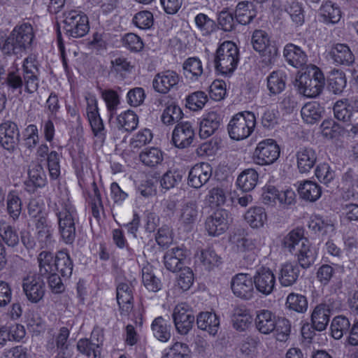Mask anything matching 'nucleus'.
Listing matches in <instances>:
<instances>
[{
  "instance_id": "nucleus-25",
  "label": "nucleus",
  "mask_w": 358,
  "mask_h": 358,
  "mask_svg": "<svg viewBox=\"0 0 358 358\" xmlns=\"http://www.w3.org/2000/svg\"><path fill=\"white\" fill-rule=\"evenodd\" d=\"M196 258L206 271H212L222 263V257L212 248H207L198 251Z\"/></svg>"
},
{
  "instance_id": "nucleus-10",
  "label": "nucleus",
  "mask_w": 358,
  "mask_h": 358,
  "mask_svg": "<svg viewBox=\"0 0 358 358\" xmlns=\"http://www.w3.org/2000/svg\"><path fill=\"white\" fill-rule=\"evenodd\" d=\"M22 288L27 299L33 303L42 301L45 293L43 278L36 274L24 278Z\"/></svg>"
},
{
  "instance_id": "nucleus-13",
  "label": "nucleus",
  "mask_w": 358,
  "mask_h": 358,
  "mask_svg": "<svg viewBox=\"0 0 358 358\" xmlns=\"http://www.w3.org/2000/svg\"><path fill=\"white\" fill-rule=\"evenodd\" d=\"M252 278L254 285L259 292L266 296L273 292L275 285V276L270 268L264 266L259 268Z\"/></svg>"
},
{
  "instance_id": "nucleus-61",
  "label": "nucleus",
  "mask_w": 358,
  "mask_h": 358,
  "mask_svg": "<svg viewBox=\"0 0 358 358\" xmlns=\"http://www.w3.org/2000/svg\"><path fill=\"white\" fill-rule=\"evenodd\" d=\"M208 101L207 95L202 91H197L189 95L186 99V105L192 110L201 109Z\"/></svg>"
},
{
  "instance_id": "nucleus-43",
  "label": "nucleus",
  "mask_w": 358,
  "mask_h": 358,
  "mask_svg": "<svg viewBox=\"0 0 358 358\" xmlns=\"http://www.w3.org/2000/svg\"><path fill=\"white\" fill-rule=\"evenodd\" d=\"M55 258L53 253L49 251H42L38 256V262L39 266L38 275L43 278L48 276L53 272L55 264Z\"/></svg>"
},
{
  "instance_id": "nucleus-14",
  "label": "nucleus",
  "mask_w": 358,
  "mask_h": 358,
  "mask_svg": "<svg viewBox=\"0 0 358 358\" xmlns=\"http://www.w3.org/2000/svg\"><path fill=\"white\" fill-rule=\"evenodd\" d=\"M195 133L189 122H181L176 124L172 133V142L178 148L189 147L193 142Z\"/></svg>"
},
{
  "instance_id": "nucleus-45",
  "label": "nucleus",
  "mask_w": 358,
  "mask_h": 358,
  "mask_svg": "<svg viewBox=\"0 0 358 358\" xmlns=\"http://www.w3.org/2000/svg\"><path fill=\"white\" fill-rule=\"evenodd\" d=\"M184 74L193 80H198L203 73L201 62L196 57H190L183 64Z\"/></svg>"
},
{
  "instance_id": "nucleus-36",
  "label": "nucleus",
  "mask_w": 358,
  "mask_h": 358,
  "mask_svg": "<svg viewBox=\"0 0 358 358\" xmlns=\"http://www.w3.org/2000/svg\"><path fill=\"white\" fill-rule=\"evenodd\" d=\"M247 223L254 229L262 227L267 221V215L265 209L260 206L249 208L245 214Z\"/></svg>"
},
{
  "instance_id": "nucleus-17",
  "label": "nucleus",
  "mask_w": 358,
  "mask_h": 358,
  "mask_svg": "<svg viewBox=\"0 0 358 358\" xmlns=\"http://www.w3.org/2000/svg\"><path fill=\"white\" fill-rule=\"evenodd\" d=\"M212 176V167L208 163H201L194 165L189 171L188 185L199 189L205 185Z\"/></svg>"
},
{
  "instance_id": "nucleus-63",
  "label": "nucleus",
  "mask_w": 358,
  "mask_h": 358,
  "mask_svg": "<svg viewBox=\"0 0 358 358\" xmlns=\"http://www.w3.org/2000/svg\"><path fill=\"white\" fill-rule=\"evenodd\" d=\"M270 40L267 33L261 29L255 30L252 36L251 43L253 48L261 53L269 44Z\"/></svg>"
},
{
  "instance_id": "nucleus-49",
  "label": "nucleus",
  "mask_w": 358,
  "mask_h": 358,
  "mask_svg": "<svg viewBox=\"0 0 358 358\" xmlns=\"http://www.w3.org/2000/svg\"><path fill=\"white\" fill-rule=\"evenodd\" d=\"M196 28L203 36H208L217 29L215 22L204 13H199L194 17Z\"/></svg>"
},
{
  "instance_id": "nucleus-62",
  "label": "nucleus",
  "mask_w": 358,
  "mask_h": 358,
  "mask_svg": "<svg viewBox=\"0 0 358 358\" xmlns=\"http://www.w3.org/2000/svg\"><path fill=\"white\" fill-rule=\"evenodd\" d=\"M0 236L9 247H15L19 243V236L16 230L10 225L0 227Z\"/></svg>"
},
{
  "instance_id": "nucleus-34",
  "label": "nucleus",
  "mask_w": 358,
  "mask_h": 358,
  "mask_svg": "<svg viewBox=\"0 0 358 358\" xmlns=\"http://www.w3.org/2000/svg\"><path fill=\"white\" fill-rule=\"evenodd\" d=\"M319 16L325 24H336L341 20V11L336 4L327 1L322 5Z\"/></svg>"
},
{
  "instance_id": "nucleus-53",
  "label": "nucleus",
  "mask_w": 358,
  "mask_h": 358,
  "mask_svg": "<svg viewBox=\"0 0 358 358\" xmlns=\"http://www.w3.org/2000/svg\"><path fill=\"white\" fill-rule=\"evenodd\" d=\"M286 305L289 309L303 313L307 310L308 301L305 296L292 292L287 296Z\"/></svg>"
},
{
  "instance_id": "nucleus-40",
  "label": "nucleus",
  "mask_w": 358,
  "mask_h": 358,
  "mask_svg": "<svg viewBox=\"0 0 358 358\" xmlns=\"http://www.w3.org/2000/svg\"><path fill=\"white\" fill-rule=\"evenodd\" d=\"M328 83L330 91L335 94H341L347 84L345 73L338 69H334L330 73Z\"/></svg>"
},
{
  "instance_id": "nucleus-19",
  "label": "nucleus",
  "mask_w": 358,
  "mask_h": 358,
  "mask_svg": "<svg viewBox=\"0 0 358 358\" xmlns=\"http://www.w3.org/2000/svg\"><path fill=\"white\" fill-rule=\"evenodd\" d=\"M116 298L120 313L128 315L133 309V292L128 282H120L116 288Z\"/></svg>"
},
{
  "instance_id": "nucleus-60",
  "label": "nucleus",
  "mask_w": 358,
  "mask_h": 358,
  "mask_svg": "<svg viewBox=\"0 0 358 358\" xmlns=\"http://www.w3.org/2000/svg\"><path fill=\"white\" fill-rule=\"evenodd\" d=\"M47 167L52 180H57L60 176V155L55 150L50 152L46 159Z\"/></svg>"
},
{
  "instance_id": "nucleus-50",
  "label": "nucleus",
  "mask_w": 358,
  "mask_h": 358,
  "mask_svg": "<svg viewBox=\"0 0 358 358\" xmlns=\"http://www.w3.org/2000/svg\"><path fill=\"white\" fill-rule=\"evenodd\" d=\"M141 161L146 166L154 167L163 160L162 152L157 148H151L142 151L139 155Z\"/></svg>"
},
{
  "instance_id": "nucleus-52",
  "label": "nucleus",
  "mask_w": 358,
  "mask_h": 358,
  "mask_svg": "<svg viewBox=\"0 0 358 358\" xmlns=\"http://www.w3.org/2000/svg\"><path fill=\"white\" fill-rule=\"evenodd\" d=\"M182 111L178 106L171 104L164 110L161 120L167 126L173 125L178 123L182 119Z\"/></svg>"
},
{
  "instance_id": "nucleus-47",
  "label": "nucleus",
  "mask_w": 358,
  "mask_h": 358,
  "mask_svg": "<svg viewBox=\"0 0 358 358\" xmlns=\"http://www.w3.org/2000/svg\"><path fill=\"white\" fill-rule=\"evenodd\" d=\"M285 11L287 13L296 27L303 24L305 22L304 11L301 3L292 1L285 5Z\"/></svg>"
},
{
  "instance_id": "nucleus-58",
  "label": "nucleus",
  "mask_w": 358,
  "mask_h": 358,
  "mask_svg": "<svg viewBox=\"0 0 358 358\" xmlns=\"http://www.w3.org/2000/svg\"><path fill=\"white\" fill-rule=\"evenodd\" d=\"M45 218L41 217L36 224L37 240L41 248H48L52 242V234L49 227L44 225Z\"/></svg>"
},
{
  "instance_id": "nucleus-27",
  "label": "nucleus",
  "mask_w": 358,
  "mask_h": 358,
  "mask_svg": "<svg viewBox=\"0 0 358 358\" xmlns=\"http://www.w3.org/2000/svg\"><path fill=\"white\" fill-rule=\"evenodd\" d=\"M283 56L287 62L295 68L301 67L307 60L305 52L300 47L293 43H288L285 46Z\"/></svg>"
},
{
  "instance_id": "nucleus-7",
  "label": "nucleus",
  "mask_w": 358,
  "mask_h": 358,
  "mask_svg": "<svg viewBox=\"0 0 358 358\" xmlns=\"http://www.w3.org/2000/svg\"><path fill=\"white\" fill-rule=\"evenodd\" d=\"M280 148L277 143L271 138L260 141L253 153L255 164L264 166L274 163L280 156Z\"/></svg>"
},
{
  "instance_id": "nucleus-30",
  "label": "nucleus",
  "mask_w": 358,
  "mask_h": 358,
  "mask_svg": "<svg viewBox=\"0 0 358 358\" xmlns=\"http://www.w3.org/2000/svg\"><path fill=\"white\" fill-rule=\"evenodd\" d=\"M171 326L163 317H156L151 324V330L155 338L162 342H166L171 338Z\"/></svg>"
},
{
  "instance_id": "nucleus-64",
  "label": "nucleus",
  "mask_w": 358,
  "mask_h": 358,
  "mask_svg": "<svg viewBox=\"0 0 358 358\" xmlns=\"http://www.w3.org/2000/svg\"><path fill=\"white\" fill-rule=\"evenodd\" d=\"M99 348L98 344L92 343L89 339H80L77 343L78 350L88 357L92 356L93 358H96L99 356Z\"/></svg>"
},
{
  "instance_id": "nucleus-22",
  "label": "nucleus",
  "mask_w": 358,
  "mask_h": 358,
  "mask_svg": "<svg viewBox=\"0 0 358 358\" xmlns=\"http://www.w3.org/2000/svg\"><path fill=\"white\" fill-rule=\"evenodd\" d=\"M185 258L186 254L182 248H173L167 250L164 255V266L171 272L178 271L183 267Z\"/></svg>"
},
{
  "instance_id": "nucleus-35",
  "label": "nucleus",
  "mask_w": 358,
  "mask_h": 358,
  "mask_svg": "<svg viewBox=\"0 0 358 358\" xmlns=\"http://www.w3.org/2000/svg\"><path fill=\"white\" fill-rule=\"evenodd\" d=\"M298 192L303 199L310 202L318 200L322 195L321 187L317 183L310 180H306L300 184Z\"/></svg>"
},
{
  "instance_id": "nucleus-12",
  "label": "nucleus",
  "mask_w": 358,
  "mask_h": 358,
  "mask_svg": "<svg viewBox=\"0 0 358 358\" xmlns=\"http://www.w3.org/2000/svg\"><path fill=\"white\" fill-rule=\"evenodd\" d=\"M229 213L224 209H218L208 216L205 227L210 236H217L223 234L229 225Z\"/></svg>"
},
{
  "instance_id": "nucleus-8",
  "label": "nucleus",
  "mask_w": 358,
  "mask_h": 358,
  "mask_svg": "<svg viewBox=\"0 0 358 358\" xmlns=\"http://www.w3.org/2000/svg\"><path fill=\"white\" fill-rule=\"evenodd\" d=\"M172 317L177 332L181 335H187L192 329L195 322L193 310L187 303L176 305L173 309Z\"/></svg>"
},
{
  "instance_id": "nucleus-39",
  "label": "nucleus",
  "mask_w": 358,
  "mask_h": 358,
  "mask_svg": "<svg viewBox=\"0 0 358 358\" xmlns=\"http://www.w3.org/2000/svg\"><path fill=\"white\" fill-rule=\"evenodd\" d=\"M322 112L323 109L317 102L308 103L301 110L303 120L310 124H315L321 119Z\"/></svg>"
},
{
  "instance_id": "nucleus-4",
  "label": "nucleus",
  "mask_w": 358,
  "mask_h": 358,
  "mask_svg": "<svg viewBox=\"0 0 358 358\" xmlns=\"http://www.w3.org/2000/svg\"><path fill=\"white\" fill-rule=\"evenodd\" d=\"M255 125L256 117L252 112H240L234 115L229 121L227 126L228 133L234 140H243L251 135Z\"/></svg>"
},
{
  "instance_id": "nucleus-46",
  "label": "nucleus",
  "mask_w": 358,
  "mask_h": 358,
  "mask_svg": "<svg viewBox=\"0 0 358 358\" xmlns=\"http://www.w3.org/2000/svg\"><path fill=\"white\" fill-rule=\"evenodd\" d=\"M350 322L349 320L343 315L335 317L331 324V335L335 339H341L345 334L349 332Z\"/></svg>"
},
{
  "instance_id": "nucleus-5",
  "label": "nucleus",
  "mask_w": 358,
  "mask_h": 358,
  "mask_svg": "<svg viewBox=\"0 0 358 358\" xmlns=\"http://www.w3.org/2000/svg\"><path fill=\"white\" fill-rule=\"evenodd\" d=\"M9 36L10 55H16L30 48L34 34L31 25L24 22L16 25Z\"/></svg>"
},
{
  "instance_id": "nucleus-3",
  "label": "nucleus",
  "mask_w": 358,
  "mask_h": 358,
  "mask_svg": "<svg viewBox=\"0 0 358 358\" xmlns=\"http://www.w3.org/2000/svg\"><path fill=\"white\" fill-rule=\"evenodd\" d=\"M324 85V74L315 65L308 66L295 80V85L299 93L309 98L317 96L322 92Z\"/></svg>"
},
{
  "instance_id": "nucleus-23",
  "label": "nucleus",
  "mask_w": 358,
  "mask_h": 358,
  "mask_svg": "<svg viewBox=\"0 0 358 358\" xmlns=\"http://www.w3.org/2000/svg\"><path fill=\"white\" fill-rule=\"evenodd\" d=\"M276 317L271 310H258L255 319L256 329L262 334L268 335L273 333L275 330Z\"/></svg>"
},
{
  "instance_id": "nucleus-11",
  "label": "nucleus",
  "mask_w": 358,
  "mask_h": 358,
  "mask_svg": "<svg viewBox=\"0 0 358 358\" xmlns=\"http://www.w3.org/2000/svg\"><path fill=\"white\" fill-rule=\"evenodd\" d=\"M231 288L237 297L250 299L254 293L253 278L248 273H238L231 279Z\"/></svg>"
},
{
  "instance_id": "nucleus-1",
  "label": "nucleus",
  "mask_w": 358,
  "mask_h": 358,
  "mask_svg": "<svg viewBox=\"0 0 358 358\" xmlns=\"http://www.w3.org/2000/svg\"><path fill=\"white\" fill-rule=\"evenodd\" d=\"M55 213L62 240L66 244H72L79 228V217L75 206L69 199L59 201L56 205Z\"/></svg>"
},
{
  "instance_id": "nucleus-54",
  "label": "nucleus",
  "mask_w": 358,
  "mask_h": 358,
  "mask_svg": "<svg viewBox=\"0 0 358 358\" xmlns=\"http://www.w3.org/2000/svg\"><path fill=\"white\" fill-rule=\"evenodd\" d=\"M315 174L317 179L327 186L331 183L336 178L335 171L327 163H322L317 165Z\"/></svg>"
},
{
  "instance_id": "nucleus-6",
  "label": "nucleus",
  "mask_w": 358,
  "mask_h": 358,
  "mask_svg": "<svg viewBox=\"0 0 358 358\" xmlns=\"http://www.w3.org/2000/svg\"><path fill=\"white\" fill-rule=\"evenodd\" d=\"M64 30L69 37L80 38L90 29L87 16L80 10H71L64 13Z\"/></svg>"
},
{
  "instance_id": "nucleus-18",
  "label": "nucleus",
  "mask_w": 358,
  "mask_h": 358,
  "mask_svg": "<svg viewBox=\"0 0 358 358\" xmlns=\"http://www.w3.org/2000/svg\"><path fill=\"white\" fill-rule=\"evenodd\" d=\"M223 116L217 111H210L203 115L200 122L199 136L207 138L213 135L222 125Z\"/></svg>"
},
{
  "instance_id": "nucleus-33",
  "label": "nucleus",
  "mask_w": 358,
  "mask_h": 358,
  "mask_svg": "<svg viewBox=\"0 0 358 358\" xmlns=\"http://www.w3.org/2000/svg\"><path fill=\"white\" fill-rule=\"evenodd\" d=\"M141 276L142 282L148 291L157 292L162 289V282L155 275L154 268L150 264H147L143 266Z\"/></svg>"
},
{
  "instance_id": "nucleus-9",
  "label": "nucleus",
  "mask_w": 358,
  "mask_h": 358,
  "mask_svg": "<svg viewBox=\"0 0 358 358\" xmlns=\"http://www.w3.org/2000/svg\"><path fill=\"white\" fill-rule=\"evenodd\" d=\"M22 69L25 91L32 94L38 90L39 85L40 71L36 55H31L24 59Z\"/></svg>"
},
{
  "instance_id": "nucleus-48",
  "label": "nucleus",
  "mask_w": 358,
  "mask_h": 358,
  "mask_svg": "<svg viewBox=\"0 0 358 358\" xmlns=\"http://www.w3.org/2000/svg\"><path fill=\"white\" fill-rule=\"evenodd\" d=\"M275 330L273 332L277 341L285 342L288 340L291 332V323L284 317H276Z\"/></svg>"
},
{
  "instance_id": "nucleus-2",
  "label": "nucleus",
  "mask_w": 358,
  "mask_h": 358,
  "mask_svg": "<svg viewBox=\"0 0 358 358\" xmlns=\"http://www.w3.org/2000/svg\"><path fill=\"white\" fill-rule=\"evenodd\" d=\"M239 61V51L231 41H224L213 55V64L215 71L224 76L231 75Z\"/></svg>"
},
{
  "instance_id": "nucleus-20",
  "label": "nucleus",
  "mask_w": 358,
  "mask_h": 358,
  "mask_svg": "<svg viewBox=\"0 0 358 358\" xmlns=\"http://www.w3.org/2000/svg\"><path fill=\"white\" fill-rule=\"evenodd\" d=\"M331 59L336 65L350 66L355 62V56L349 46L344 43L333 45L329 52Z\"/></svg>"
},
{
  "instance_id": "nucleus-57",
  "label": "nucleus",
  "mask_w": 358,
  "mask_h": 358,
  "mask_svg": "<svg viewBox=\"0 0 358 358\" xmlns=\"http://www.w3.org/2000/svg\"><path fill=\"white\" fill-rule=\"evenodd\" d=\"M182 178L183 173L182 171H168L162 177L160 180L161 186L163 189L169 190L180 183Z\"/></svg>"
},
{
  "instance_id": "nucleus-38",
  "label": "nucleus",
  "mask_w": 358,
  "mask_h": 358,
  "mask_svg": "<svg viewBox=\"0 0 358 358\" xmlns=\"http://www.w3.org/2000/svg\"><path fill=\"white\" fill-rule=\"evenodd\" d=\"M258 173L253 169L243 171L237 178V185L243 192L252 190L258 181Z\"/></svg>"
},
{
  "instance_id": "nucleus-37",
  "label": "nucleus",
  "mask_w": 358,
  "mask_h": 358,
  "mask_svg": "<svg viewBox=\"0 0 358 358\" xmlns=\"http://www.w3.org/2000/svg\"><path fill=\"white\" fill-rule=\"evenodd\" d=\"M236 20L241 24H248L256 17L257 12L254 9L253 4L249 1H241L236 6Z\"/></svg>"
},
{
  "instance_id": "nucleus-56",
  "label": "nucleus",
  "mask_w": 358,
  "mask_h": 358,
  "mask_svg": "<svg viewBox=\"0 0 358 358\" xmlns=\"http://www.w3.org/2000/svg\"><path fill=\"white\" fill-rule=\"evenodd\" d=\"M198 216L197 205L194 201L185 203L180 210V220L184 224H191L196 222Z\"/></svg>"
},
{
  "instance_id": "nucleus-29",
  "label": "nucleus",
  "mask_w": 358,
  "mask_h": 358,
  "mask_svg": "<svg viewBox=\"0 0 358 358\" xmlns=\"http://www.w3.org/2000/svg\"><path fill=\"white\" fill-rule=\"evenodd\" d=\"M54 266L64 278L69 279L73 273V262L69 254L65 251H59L55 258Z\"/></svg>"
},
{
  "instance_id": "nucleus-51",
  "label": "nucleus",
  "mask_w": 358,
  "mask_h": 358,
  "mask_svg": "<svg viewBox=\"0 0 358 358\" xmlns=\"http://www.w3.org/2000/svg\"><path fill=\"white\" fill-rule=\"evenodd\" d=\"M231 320L234 329L243 331L250 324L252 317L246 310L236 308L234 310Z\"/></svg>"
},
{
  "instance_id": "nucleus-26",
  "label": "nucleus",
  "mask_w": 358,
  "mask_h": 358,
  "mask_svg": "<svg viewBox=\"0 0 358 358\" xmlns=\"http://www.w3.org/2000/svg\"><path fill=\"white\" fill-rule=\"evenodd\" d=\"M330 308L328 305L321 303L314 308L311 315L312 327L314 329L324 330L329 322Z\"/></svg>"
},
{
  "instance_id": "nucleus-59",
  "label": "nucleus",
  "mask_w": 358,
  "mask_h": 358,
  "mask_svg": "<svg viewBox=\"0 0 358 358\" xmlns=\"http://www.w3.org/2000/svg\"><path fill=\"white\" fill-rule=\"evenodd\" d=\"M27 327L34 336H39L45 332L46 324L38 313H31L27 319Z\"/></svg>"
},
{
  "instance_id": "nucleus-55",
  "label": "nucleus",
  "mask_w": 358,
  "mask_h": 358,
  "mask_svg": "<svg viewBox=\"0 0 358 358\" xmlns=\"http://www.w3.org/2000/svg\"><path fill=\"white\" fill-rule=\"evenodd\" d=\"M227 198V193L223 188L215 187L208 191L206 200L210 207L214 208L223 206Z\"/></svg>"
},
{
  "instance_id": "nucleus-21",
  "label": "nucleus",
  "mask_w": 358,
  "mask_h": 358,
  "mask_svg": "<svg viewBox=\"0 0 358 358\" xmlns=\"http://www.w3.org/2000/svg\"><path fill=\"white\" fill-rule=\"evenodd\" d=\"M297 168L300 173H308L315 166L317 156L315 150L310 147H301L296 152Z\"/></svg>"
},
{
  "instance_id": "nucleus-44",
  "label": "nucleus",
  "mask_w": 358,
  "mask_h": 358,
  "mask_svg": "<svg viewBox=\"0 0 358 358\" xmlns=\"http://www.w3.org/2000/svg\"><path fill=\"white\" fill-rule=\"evenodd\" d=\"M303 240H307L303 236L300 231H292L285 236L282 241V246L291 253H294L303 243Z\"/></svg>"
},
{
  "instance_id": "nucleus-41",
  "label": "nucleus",
  "mask_w": 358,
  "mask_h": 358,
  "mask_svg": "<svg viewBox=\"0 0 358 358\" xmlns=\"http://www.w3.org/2000/svg\"><path fill=\"white\" fill-rule=\"evenodd\" d=\"M348 103L347 104L342 100L336 101L333 108L334 117L344 123H353L355 122V117L357 116V114L348 109Z\"/></svg>"
},
{
  "instance_id": "nucleus-42",
  "label": "nucleus",
  "mask_w": 358,
  "mask_h": 358,
  "mask_svg": "<svg viewBox=\"0 0 358 358\" xmlns=\"http://www.w3.org/2000/svg\"><path fill=\"white\" fill-rule=\"evenodd\" d=\"M117 127L130 132L136 129L138 123L137 115L132 110H128L119 115L117 117Z\"/></svg>"
},
{
  "instance_id": "nucleus-15",
  "label": "nucleus",
  "mask_w": 358,
  "mask_h": 358,
  "mask_svg": "<svg viewBox=\"0 0 358 358\" xmlns=\"http://www.w3.org/2000/svg\"><path fill=\"white\" fill-rule=\"evenodd\" d=\"M20 131L17 125L11 121L0 124V144L6 150L13 152L18 143Z\"/></svg>"
},
{
  "instance_id": "nucleus-28",
  "label": "nucleus",
  "mask_w": 358,
  "mask_h": 358,
  "mask_svg": "<svg viewBox=\"0 0 358 358\" xmlns=\"http://www.w3.org/2000/svg\"><path fill=\"white\" fill-rule=\"evenodd\" d=\"M196 324L199 329L215 335L219 329L220 320L215 313L201 312L196 317Z\"/></svg>"
},
{
  "instance_id": "nucleus-24",
  "label": "nucleus",
  "mask_w": 358,
  "mask_h": 358,
  "mask_svg": "<svg viewBox=\"0 0 358 358\" xmlns=\"http://www.w3.org/2000/svg\"><path fill=\"white\" fill-rule=\"evenodd\" d=\"M300 268L297 263L287 262L282 264L278 273V280L282 287H289L295 284L300 275Z\"/></svg>"
},
{
  "instance_id": "nucleus-31",
  "label": "nucleus",
  "mask_w": 358,
  "mask_h": 358,
  "mask_svg": "<svg viewBox=\"0 0 358 358\" xmlns=\"http://www.w3.org/2000/svg\"><path fill=\"white\" fill-rule=\"evenodd\" d=\"M294 253L300 266L303 268H309L316 259L315 252L308 239L303 241L301 247Z\"/></svg>"
},
{
  "instance_id": "nucleus-16",
  "label": "nucleus",
  "mask_w": 358,
  "mask_h": 358,
  "mask_svg": "<svg viewBox=\"0 0 358 358\" xmlns=\"http://www.w3.org/2000/svg\"><path fill=\"white\" fill-rule=\"evenodd\" d=\"M180 81L179 75L173 71H166L157 73L152 82L155 91L166 94L171 90H177Z\"/></svg>"
},
{
  "instance_id": "nucleus-32",
  "label": "nucleus",
  "mask_w": 358,
  "mask_h": 358,
  "mask_svg": "<svg viewBox=\"0 0 358 358\" xmlns=\"http://www.w3.org/2000/svg\"><path fill=\"white\" fill-rule=\"evenodd\" d=\"M270 95L280 94L285 88L287 76L282 71H274L266 78Z\"/></svg>"
}]
</instances>
